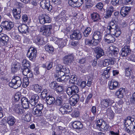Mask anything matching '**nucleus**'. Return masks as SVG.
I'll return each instance as SVG.
<instances>
[{"label": "nucleus", "instance_id": "obj_55", "mask_svg": "<svg viewBox=\"0 0 135 135\" xmlns=\"http://www.w3.org/2000/svg\"><path fill=\"white\" fill-rule=\"evenodd\" d=\"M24 118L25 120L27 122L30 121L31 119V115L29 114H27L26 115H25Z\"/></svg>", "mask_w": 135, "mask_h": 135}, {"label": "nucleus", "instance_id": "obj_63", "mask_svg": "<svg viewBox=\"0 0 135 135\" xmlns=\"http://www.w3.org/2000/svg\"><path fill=\"white\" fill-rule=\"evenodd\" d=\"M76 78L74 76H72L70 80V83L72 84L74 83H75V81L76 80Z\"/></svg>", "mask_w": 135, "mask_h": 135}, {"label": "nucleus", "instance_id": "obj_10", "mask_svg": "<svg viewBox=\"0 0 135 135\" xmlns=\"http://www.w3.org/2000/svg\"><path fill=\"white\" fill-rule=\"evenodd\" d=\"M8 37L6 35L3 34H0V45L4 46L6 45L8 40Z\"/></svg>", "mask_w": 135, "mask_h": 135}, {"label": "nucleus", "instance_id": "obj_64", "mask_svg": "<svg viewBox=\"0 0 135 135\" xmlns=\"http://www.w3.org/2000/svg\"><path fill=\"white\" fill-rule=\"evenodd\" d=\"M130 101L133 103L135 102V92L132 94Z\"/></svg>", "mask_w": 135, "mask_h": 135}, {"label": "nucleus", "instance_id": "obj_51", "mask_svg": "<svg viewBox=\"0 0 135 135\" xmlns=\"http://www.w3.org/2000/svg\"><path fill=\"white\" fill-rule=\"evenodd\" d=\"M62 104V99L61 98L57 97L56 100V104L58 105H60Z\"/></svg>", "mask_w": 135, "mask_h": 135}, {"label": "nucleus", "instance_id": "obj_40", "mask_svg": "<svg viewBox=\"0 0 135 135\" xmlns=\"http://www.w3.org/2000/svg\"><path fill=\"white\" fill-rule=\"evenodd\" d=\"M107 115L110 119H112L114 117V113L111 110L110 108H108L107 110Z\"/></svg>", "mask_w": 135, "mask_h": 135}, {"label": "nucleus", "instance_id": "obj_39", "mask_svg": "<svg viewBox=\"0 0 135 135\" xmlns=\"http://www.w3.org/2000/svg\"><path fill=\"white\" fill-rule=\"evenodd\" d=\"M20 68V65L19 63H17L14 64L11 68V70L12 72L14 73Z\"/></svg>", "mask_w": 135, "mask_h": 135}, {"label": "nucleus", "instance_id": "obj_3", "mask_svg": "<svg viewBox=\"0 0 135 135\" xmlns=\"http://www.w3.org/2000/svg\"><path fill=\"white\" fill-rule=\"evenodd\" d=\"M52 27L51 25H44L40 28V32H42L43 34L46 36H49L51 34V30Z\"/></svg>", "mask_w": 135, "mask_h": 135}, {"label": "nucleus", "instance_id": "obj_14", "mask_svg": "<svg viewBox=\"0 0 135 135\" xmlns=\"http://www.w3.org/2000/svg\"><path fill=\"white\" fill-rule=\"evenodd\" d=\"M12 12L13 16L16 19H19L20 18L21 9L20 8L13 9L12 10Z\"/></svg>", "mask_w": 135, "mask_h": 135}, {"label": "nucleus", "instance_id": "obj_61", "mask_svg": "<svg viewBox=\"0 0 135 135\" xmlns=\"http://www.w3.org/2000/svg\"><path fill=\"white\" fill-rule=\"evenodd\" d=\"M83 0H78L76 2V7H79L83 3Z\"/></svg>", "mask_w": 135, "mask_h": 135}, {"label": "nucleus", "instance_id": "obj_48", "mask_svg": "<svg viewBox=\"0 0 135 135\" xmlns=\"http://www.w3.org/2000/svg\"><path fill=\"white\" fill-rule=\"evenodd\" d=\"M122 105H117L115 109V112L117 113H119L122 111Z\"/></svg>", "mask_w": 135, "mask_h": 135}, {"label": "nucleus", "instance_id": "obj_32", "mask_svg": "<svg viewBox=\"0 0 135 135\" xmlns=\"http://www.w3.org/2000/svg\"><path fill=\"white\" fill-rule=\"evenodd\" d=\"M111 68V67L109 66L107 67L106 70L104 71L103 73L102 74V76L105 78L107 79L109 76V71Z\"/></svg>", "mask_w": 135, "mask_h": 135}, {"label": "nucleus", "instance_id": "obj_8", "mask_svg": "<svg viewBox=\"0 0 135 135\" xmlns=\"http://www.w3.org/2000/svg\"><path fill=\"white\" fill-rule=\"evenodd\" d=\"M37 51L36 49L31 47L28 50L27 54V56L30 60H32L35 58L37 56Z\"/></svg>", "mask_w": 135, "mask_h": 135}, {"label": "nucleus", "instance_id": "obj_60", "mask_svg": "<svg viewBox=\"0 0 135 135\" xmlns=\"http://www.w3.org/2000/svg\"><path fill=\"white\" fill-rule=\"evenodd\" d=\"M92 41L90 40H89L88 39H86L85 40V43L86 45H93V42H92Z\"/></svg>", "mask_w": 135, "mask_h": 135}, {"label": "nucleus", "instance_id": "obj_45", "mask_svg": "<svg viewBox=\"0 0 135 135\" xmlns=\"http://www.w3.org/2000/svg\"><path fill=\"white\" fill-rule=\"evenodd\" d=\"M45 48L46 50L50 53H52L54 51L53 47L51 46L46 45Z\"/></svg>", "mask_w": 135, "mask_h": 135}, {"label": "nucleus", "instance_id": "obj_38", "mask_svg": "<svg viewBox=\"0 0 135 135\" xmlns=\"http://www.w3.org/2000/svg\"><path fill=\"white\" fill-rule=\"evenodd\" d=\"M15 120L14 118L12 116H10L8 117L7 122L10 126H12L15 123Z\"/></svg>", "mask_w": 135, "mask_h": 135}, {"label": "nucleus", "instance_id": "obj_36", "mask_svg": "<svg viewBox=\"0 0 135 135\" xmlns=\"http://www.w3.org/2000/svg\"><path fill=\"white\" fill-rule=\"evenodd\" d=\"M118 27V26H117L116 24H115L113 21H111L109 23V25L107 27V29L110 32L111 31V30L115 29Z\"/></svg>", "mask_w": 135, "mask_h": 135}, {"label": "nucleus", "instance_id": "obj_17", "mask_svg": "<svg viewBox=\"0 0 135 135\" xmlns=\"http://www.w3.org/2000/svg\"><path fill=\"white\" fill-rule=\"evenodd\" d=\"M39 98V96L37 94L32 95L31 96L30 102L31 105L33 106L35 105L38 102Z\"/></svg>", "mask_w": 135, "mask_h": 135}, {"label": "nucleus", "instance_id": "obj_23", "mask_svg": "<svg viewBox=\"0 0 135 135\" xmlns=\"http://www.w3.org/2000/svg\"><path fill=\"white\" fill-rule=\"evenodd\" d=\"M131 9L130 7H123L120 10V13L123 16H125L128 13V12Z\"/></svg>", "mask_w": 135, "mask_h": 135}, {"label": "nucleus", "instance_id": "obj_49", "mask_svg": "<svg viewBox=\"0 0 135 135\" xmlns=\"http://www.w3.org/2000/svg\"><path fill=\"white\" fill-rule=\"evenodd\" d=\"M132 122L130 118H126L124 121V123L125 125V127L131 125Z\"/></svg>", "mask_w": 135, "mask_h": 135}, {"label": "nucleus", "instance_id": "obj_59", "mask_svg": "<svg viewBox=\"0 0 135 135\" xmlns=\"http://www.w3.org/2000/svg\"><path fill=\"white\" fill-rule=\"evenodd\" d=\"M47 90L46 89L44 90L41 94L42 97L43 98H45L47 95Z\"/></svg>", "mask_w": 135, "mask_h": 135}, {"label": "nucleus", "instance_id": "obj_9", "mask_svg": "<svg viewBox=\"0 0 135 135\" xmlns=\"http://www.w3.org/2000/svg\"><path fill=\"white\" fill-rule=\"evenodd\" d=\"M79 91L78 88L75 85H73L71 87H68L66 90L67 94L69 95L72 94L73 95L76 94Z\"/></svg>", "mask_w": 135, "mask_h": 135}, {"label": "nucleus", "instance_id": "obj_56", "mask_svg": "<svg viewBox=\"0 0 135 135\" xmlns=\"http://www.w3.org/2000/svg\"><path fill=\"white\" fill-rule=\"evenodd\" d=\"M59 110L62 114H66L69 113L63 107H61L60 108Z\"/></svg>", "mask_w": 135, "mask_h": 135}, {"label": "nucleus", "instance_id": "obj_19", "mask_svg": "<svg viewBox=\"0 0 135 135\" xmlns=\"http://www.w3.org/2000/svg\"><path fill=\"white\" fill-rule=\"evenodd\" d=\"M104 40L108 43H112L115 41V38L109 34L105 35L104 37Z\"/></svg>", "mask_w": 135, "mask_h": 135}, {"label": "nucleus", "instance_id": "obj_37", "mask_svg": "<svg viewBox=\"0 0 135 135\" xmlns=\"http://www.w3.org/2000/svg\"><path fill=\"white\" fill-rule=\"evenodd\" d=\"M114 61L112 59H106L103 62V65L104 66H108L109 64L113 65L114 64Z\"/></svg>", "mask_w": 135, "mask_h": 135}, {"label": "nucleus", "instance_id": "obj_47", "mask_svg": "<svg viewBox=\"0 0 135 135\" xmlns=\"http://www.w3.org/2000/svg\"><path fill=\"white\" fill-rule=\"evenodd\" d=\"M91 29L90 27H87L83 32V34L85 37H87L91 33Z\"/></svg>", "mask_w": 135, "mask_h": 135}, {"label": "nucleus", "instance_id": "obj_42", "mask_svg": "<svg viewBox=\"0 0 135 135\" xmlns=\"http://www.w3.org/2000/svg\"><path fill=\"white\" fill-rule=\"evenodd\" d=\"M34 90L36 93H39L41 91L42 88L37 84L33 85Z\"/></svg>", "mask_w": 135, "mask_h": 135}, {"label": "nucleus", "instance_id": "obj_24", "mask_svg": "<svg viewBox=\"0 0 135 135\" xmlns=\"http://www.w3.org/2000/svg\"><path fill=\"white\" fill-rule=\"evenodd\" d=\"M21 101L23 107L25 109L28 108L29 106V102L28 99L25 97H23L21 98Z\"/></svg>", "mask_w": 135, "mask_h": 135}, {"label": "nucleus", "instance_id": "obj_2", "mask_svg": "<svg viewBox=\"0 0 135 135\" xmlns=\"http://www.w3.org/2000/svg\"><path fill=\"white\" fill-rule=\"evenodd\" d=\"M22 82L20 78L18 76L14 77L12 80L11 82L9 83V86L15 89H16L20 86Z\"/></svg>", "mask_w": 135, "mask_h": 135}, {"label": "nucleus", "instance_id": "obj_25", "mask_svg": "<svg viewBox=\"0 0 135 135\" xmlns=\"http://www.w3.org/2000/svg\"><path fill=\"white\" fill-rule=\"evenodd\" d=\"M13 110L16 113L19 115L21 114L23 112V110L22 109V107L19 104H15Z\"/></svg>", "mask_w": 135, "mask_h": 135}, {"label": "nucleus", "instance_id": "obj_11", "mask_svg": "<svg viewBox=\"0 0 135 135\" xmlns=\"http://www.w3.org/2000/svg\"><path fill=\"white\" fill-rule=\"evenodd\" d=\"M96 125L103 130H106L108 127L107 124L102 119H98L96 122Z\"/></svg>", "mask_w": 135, "mask_h": 135}, {"label": "nucleus", "instance_id": "obj_44", "mask_svg": "<svg viewBox=\"0 0 135 135\" xmlns=\"http://www.w3.org/2000/svg\"><path fill=\"white\" fill-rule=\"evenodd\" d=\"M62 107L69 113L71 112L72 110V109L71 107L68 103L64 104Z\"/></svg>", "mask_w": 135, "mask_h": 135}, {"label": "nucleus", "instance_id": "obj_43", "mask_svg": "<svg viewBox=\"0 0 135 135\" xmlns=\"http://www.w3.org/2000/svg\"><path fill=\"white\" fill-rule=\"evenodd\" d=\"M29 81L28 79L27 78H23V80L22 86L23 87L26 88L28 85Z\"/></svg>", "mask_w": 135, "mask_h": 135}, {"label": "nucleus", "instance_id": "obj_46", "mask_svg": "<svg viewBox=\"0 0 135 135\" xmlns=\"http://www.w3.org/2000/svg\"><path fill=\"white\" fill-rule=\"evenodd\" d=\"M22 64L25 67H28L30 66L29 61L25 59H23L22 61Z\"/></svg>", "mask_w": 135, "mask_h": 135}, {"label": "nucleus", "instance_id": "obj_50", "mask_svg": "<svg viewBox=\"0 0 135 135\" xmlns=\"http://www.w3.org/2000/svg\"><path fill=\"white\" fill-rule=\"evenodd\" d=\"M78 0H69L68 3L69 5L73 7H75L76 2Z\"/></svg>", "mask_w": 135, "mask_h": 135}, {"label": "nucleus", "instance_id": "obj_18", "mask_svg": "<svg viewBox=\"0 0 135 135\" xmlns=\"http://www.w3.org/2000/svg\"><path fill=\"white\" fill-rule=\"evenodd\" d=\"M118 83L115 80H111L109 84V88L110 89L113 90L117 88L118 86Z\"/></svg>", "mask_w": 135, "mask_h": 135}, {"label": "nucleus", "instance_id": "obj_53", "mask_svg": "<svg viewBox=\"0 0 135 135\" xmlns=\"http://www.w3.org/2000/svg\"><path fill=\"white\" fill-rule=\"evenodd\" d=\"M35 41L40 45H42L44 43L42 38L39 37H37Z\"/></svg>", "mask_w": 135, "mask_h": 135}, {"label": "nucleus", "instance_id": "obj_1", "mask_svg": "<svg viewBox=\"0 0 135 135\" xmlns=\"http://www.w3.org/2000/svg\"><path fill=\"white\" fill-rule=\"evenodd\" d=\"M60 64L56 66V73L55 75L56 79L58 81H61L64 80L66 81L69 78L68 76L70 73L69 69L68 68H63Z\"/></svg>", "mask_w": 135, "mask_h": 135}, {"label": "nucleus", "instance_id": "obj_21", "mask_svg": "<svg viewBox=\"0 0 135 135\" xmlns=\"http://www.w3.org/2000/svg\"><path fill=\"white\" fill-rule=\"evenodd\" d=\"M109 52L112 55H115L119 52L118 48L114 46H110L109 48Z\"/></svg>", "mask_w": 135, "mask_h": 135}, {"label": "nucleus", "instance_id": "obj_13", "mask_svg": "<svg viewBox=\"0 0 135 135\" xmlns=\"http://www.w3.org/2000/svg\"><path fill=\"white\" fill-rule=\"evenodd\" d=\"M79 98V97L78 94H75L73 95L69 99L70 104L74 106L77 103L78 99Z\"/></svg>", "mask_w": 135, "mask_h": 135}, {"label": "nucleus", "instance_id": "obj_31", "mask_svg": "<svg viewBox=\"0 0 135 135\" xmlns=\"http://www.w3.org/2000/svg\"><path fill=\"white\" fill-rule=\"evenodd\" d=\"M125 131L127 132L130 134H132L135 132V129L133 127L132 125L125 127Z\"/></svg>", "mask_w": 135, "mask_h": 135}, {"label": "nucleus", "instance_id": "obj_41", "mask_svg": "<svg viewBox=\"0 0 135 135\" xmlns=\"http://www.w3.org/2000/svg\"><path fill=\"white\" fill-rule=\"evenodd\" d=\"M113 11V7L112 6L110 7L107 11V13L105 16V18H107L110 17L111 16L112 13Z\"/></svg>", "mask_w": 135, "mask_h": 135}, {"label": "nucleus", "instance_id": "obj_34", "mask_svg": "<svg viewBox=\"0 0 135 135\" xmlns=\"http://www.w3.org/2000/svg\"><path fill=\"white\" fill-rule=\"evenodd\" d=\"M95 52L97 54V57H100L101 56L103 55L104 54V52L103 50L101 48L99 47H96L95 50Z\"/></svg>", "mask_w": 135, "mask_h": 135}, {"label": "nucleus", "instance_id": "obj_33", "mask_svg": "<svg viewBox=\"0 0 135 135\" xmlns=\"http://www.w3.org/2000/svg\"><path fill=\"white\" fill-rule=\"evenodd\" d=\"M46 101L48 104L51 105L54 103L55 99L52 96H49L46 98Z\"/></svg>", "mask_w": 135, "mask_h": 135}, {"label": "nucleus", "instance_id": "obj_4", "mask_svg": "<svg viewBox=\"0 0 135 135\" xmlns=\"http://www.w3.org/2000/svg\"><path fill=\"white\" fill-rule=\"evenodd\" d=\"M43 108L42 104H40L34 107L32 109V113L36 117H39L41 115L42 110Z\"/></svg>", "mask_w": 135, "mask_h": 135}, {"label": "nucleus", "instance_id": "obj_28", "mask_svg": "<svg viewBox=\"0 0 135 135\" xmlns=\"http://www.w3.org/2000/svg\"><path fill=\"white\" fill-rule=\"evenodd\" d=\"M23 74L27 76L31 77L32 76L33 74L28 67H25L23 71Z\"/></svg>", "mask_w": 135, "mask_h": 135}, {"label": "nucleus", "instance_id": "obj_58", "mask_svg": "<svg viewBox=\"0 0 135 135\" xmlns=\"http://www.w3.org/2000/svg\"><path fill=\"white\" fill-rule=\"evenodd\" d=\"M57 84L55 81H53L50 84V87L52 89H54L57 86Z\"/></svg>", "mask_w": 135, "mask_h": 135}, {"label": "nucleus", "instance_id": "obj_57", "mask_svg": "<svg viewBox=\"0 0 135 135\" xmlns=\"http://www.w3.org/2000/svg\"><path fill=\"white\" fill-rule=\"evenodd\" d=\"M21 96V94L20 92H17L16 93L14 97L15 100L16 101L18 100L20 98Z\"/></svg>", "mask_w": 135, "mask_h": 135}, {"label": "nucleus", "instance_id": "obj_12", "mask_svg": "<svg viewBox=\"0 0 135 135\" xmlns=\"http://www.w3.org/2000/svg\"><path fill=\"white\" fill-rule=\"evenodd\" d=\"M81 32L78 30L74 31L73 33L70 36V38L73 39H79L81 38Z\"/></svg>", "mask_w": 135, "mask_h": 135}, {"label": "nucleus", "instance_id": "obj_6", "mask_svg": "<svg viewBox=\"0 0 135 135\" xmlns=\"http://www.w3.org/2000/svg\"><path fill=\"white\" fill-rule=\"evenodd\" d=\"M41 6L43 9H46L49 11H51L52 9V6L50 4V2L49 0H43L40 3Z\"/></svg>", "mask_w": 135, "mask_h": 135}, {"label": "nucleus", "instance_id": "obj_35", "mask_svg": "<svg viewBox=\"0 0 135 135\" xmlns=\"http://www.w3.org/2000/svg\"><path fill=\"white\" fill-rule=\"evenodd\" d=\"M91 18L94 22L99 21L100 20L99 15L96 13H93L91 15Z\"/></svg>", "mask_w": 135, "mask_h": 135}, {"label": "nucleus", "instance_id": "obj_29", "mask_svg": "<svg viewBox=\"0 0 135 135\" xmlns=\"http://www.w3.org/2000/svg\"><path fill=\"white\" fill-rule=\"evenodd\" d=\"M73 59L71 55L66 56L63 58V61L65 64H69L71 63Z\"/></svg>", "mask_w": 135, "mask_h": 135}, {"label": "nucleus", "instance_id": "obj_26", "mask_svg": "<svg viewBox=\"0 0 135 135\" xmlns=\"http://www.w3.org/2000/svg\"><path fill=\"white\" fill-rule=\"evenodd\" d=\"M28 27L27 26L23 24L18 27V30L20 32L22 33H26L28 32Z\"/></svg>", "mask_w": 135, "mask_h": 135}, {"label": "nucleus", "instance_id": "obj_52", "mask_svg": "<svg viewBox=\"0 0 135 135\" xmlns=\"http://www.w3.org/2000/svg\"><path fill=\"white\" fill-rule=\"evenodd\" d=\"M122 0H112L111 2L112 4L115 6L117 4H120L122 2Z\"/></svg>", "mask_w": 135, "mask_h": 135}, {"label": "nucleus", "instance_id": "obj_54", "mask_svg": "<svg viewBox=\"0 0 135 135\" xmlns=\"http://www.w3.org/2000/svg\"><path fill=\"white\" fill-rule=\"evenodd\" d=\"M132 74V71L129 68H127L126 70L125 75L126 76L130 77Z\"/></svg>", "mask_w": 135, "mask_h": 135}, {"label": "nucleus", "instance_id": "obj_16", "mask_svg": "<svg viewBox=\"0 0 135 135\" xmlns=\"http://www.w3.org/2000/svg\"><path fill=\"white\" fill-rule=\"evenodd\" d=\"M110 34L116 37L119 36L121 34V30L118 27L109 32Z\"/></svg>", "mask_w": 135, "mask_h": 135}, {"label": "nucleus", "instance_id": "obj_15", "mask_svg": "<svg viewBox=\"0 0 135 135\" xmlns=\"http://www.w3.org/2000/svg\"><path fill=\"white\" fill-rule=\"evenodd\" d=\"M2 25L4 28L8 30H10L14 26L12 22L8 21L3 22Z\"/></svg>", "mask_w": 135, "mask_h": 135}, {"label": "nucleus", "instance_id": "obj_22", "mask_svg": "<svg viewBox=\"0 0 135 135\" xmlns=\"http://www.w3.org/2000/svg\"><path fill=\"white\" fill-rule=\"evenodd\" d=\"M125 92L124 89L123 88H120L115 93V95L116 97L119 98H123L124 93Z\"/></svg>", "mask_w": 135, "mask_h": 135}, {"label": "nucleus", "instance_id": "obj_20", "mask_svg": "<svg viewBox=\"0 0 135 135\" xmlns=\"http://www.w3.org/2000/svg\"><path fill=\"white\" fill-rule=\"evenodd\" d=\"M130 49L128 46H125L122 49L121 55L123 57L126 56L130 53Z\"/></svg>", "mask_w": 135, "mask_h": 135}, {"label": "nucleus", "instance_id": "obj_30", "mask_svg": "<svg viewBox=\"0 0 135 135\" xmlns=\"http://www.w3.org/2000/svg\"><path fill=\"white\" fill-rule=\"evenodd\" d=\"M73 128L76 129H80L83 127V124L79 121H75L73 123Z\"/></svg>", "mask_w": 135, "mask_h": 135}, {"label": "nucleus", "instance_id": "obj_7", "mask_svg": "<svg viewBox=\"0 0 135 135\" xmlns=\"http://www.w3.org/2000/svg\"><path fill=\"white\" fill-rule=\"evenodd\" d=\"M40 23L42 24H44L46 23H49L51 22L50 17L45 14L41 15L39 17Z\"/></svg>", "mask_w": 135, "mask_h": 135}, {"label": "nucleus", "instance_id": "obj_62", "mask_svg": "<svg viewBox=\"0 0 135 135\" xmlns=\"http://www.w3.org/2000/svg\"><path fill=\"white\" fill-rule=\"evenodd\" d=\"M22 19L24 22H26L27 21L28 17L27 15L24 14L22 16Z\"/></svg>", "mask_w": 135, "mask_h": 135}, {"label": "nucleus", "instance_id": "obj_5", "mask_svg": "<svg viewBox=\"0 0 135 135\" xmlns=\"http://www.w3.org/2000/svg\"><path fill=\"white\" fill-rule=\"evenodd\" d=\"M102 33L99 31H96L94 32L93 39L94 40L93 44L94 45H97L101 40Z\"/></svg>", "mask_w": 135, "mask_h": 135}, {"label": "nucleus", "instance_id": "obj_27", "mask_svg": "<svg viewBox=\"0 0 135 135\" xmlns=\"http://www.w3.org/2000/svg\"><path fill=\"white\" fill-rule=\"evenodd\" d=\"M101 104L102 107L107 108L109 105H111L112 104V102L110 99H106L103 100L101 102Z\"/></svg>", "mask_w": 135, "mask_h": 135}]
</instances>
